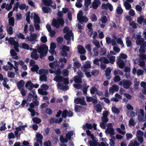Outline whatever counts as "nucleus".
Wrapping results in <instances>:
<instances>
[{"label":"nucleus","instance_id":"1","mask_svg":"<svg viewBox=\"0 0 146 146\" xmlns=\"http://www.w3.org/2000/svg\"><path fill=\"white\" fill-rule=\"evenodd\" d=\"M37 49L38 52L40 54V58L42 59L43 57L46 55L48 50V48L46 44H42L38 46Z\"/></svg>","mask_w":146,"mask_h":146},{"label":"nucleus","instance_id":"2","mask_svg":"<svg viewBox=\"0 0 146 146\" xmlns=\"http://www.w3.org/2000/svg\"><path fill=\"white\" fill-rule=\"evenodd\" d=\"M64 23V21L62 18H58L57 19H54L52 21V25L53 27L58 29L60 25L61 26H63Z\"/></svg>","mask_w":146,"mask_h":146},{"label":"nucleus","instance_id":"3","mask_svg":"<svg viewBox=\"0 0 146 146\" xmlns=\"http://www.w3.org/2000/svg\"><path fill=\"white\" fill-rule=\"evenodd\" d=\"M120 86H123L125 89H129L131 84V81L129 80L124 79L119 82Z\"/></svg>","mask_w":146,"mask_h":146},{"label":"nucleus","instance_id":"4","mask_svg":"<svg viewBox=\"0 0 146 146\" xmlns=\"http://www.w3.org/2000/svg\"><path fill=\"white\" fill-rule=\"evenodd\" d=\"M101 120L102 121L100 123V126L102 129H105L106 128V125L109 121V119L107 117H102Z\"/></svg>","mask_w":146,"mask_h":146},{"label":"nucleus","instance_id":"5","mask_svg":"<svg viewBox=\"0 0 146 146\" xmlns=\"http://www.w3.org/2000/svg\"><path fill=\"white\" fill-rule=\"evenodd\" d=\"M31 50H33L31 53V58L35 60H37L39 58V56L37 54V50L36 49L31 48Z\"/></svg>","mask_w":146,"mask_h":146},{"label":"nucleus","instance_id":"6","mask_svg":"<svg viewBox=\"0 0 146 146\" xmlns=\"http://www.w3.org/2000/svg\"><path fill=\"white\" fill-rule=\"evenodd\" d=\"M59 62L58 61H54L53 62L50 63L49 64V66L54 70H56L57 68H59Z\"/></svg>","mask_w":146,"mask_h":146},{"label":"nucleus","instance_id":"7","mask_svg":"<svg viewBox=\"0 0 146 146\" xmlns=\"http://www.w3.org/2000/svg\"><path fill=\"white\" fill-rule=\"evenodd\" d=\"M116 64L121 69H123L125 66L124 60L120 58H118L117 59L116 61Z\"/></svg>","mask_w":146,"mask_h":146},{"label":"nucleus","instance_id":"8","mask_svg":"<svg viewBox=\"0 0 146 146\" xmlns=\"http://www.w3.org/2000/svg\"><path fill=\"white\" fill-rule=\"evenodd\" d=\"M101 4V2L99 0H94L92 5L90 8L92 7L93 9H96Z\"/></svg>","mask_w":146,"mask_h":146},{"label":"nucleus","instance_id":"9","mask_svg":"<svg viewBox=\"0 0 146 146\" xmlns=\"http://www.w3.org/2000/svg\"><path fill=\"white\" fill-rule=\"evenodd\" d=\"M29 106V108L28 109V110L31 112V116L34 117L36 115V112L35 110L33 109L34 108V106H35L32 103L30 104Z\"/></svg>","mask_w":146,"mask_h":146},{"label":"nucleus","instance_id":"10","mask_svg":"<svg viewBox=\"0 0 146 146\" xmlns=\"http://www.w3.org/2000/svg\"><path fill=\"white\" fill-rule=\"evenodd\" d=\"M42 3L44 4V5L46 6H51L52 7L54 8V9H56V4L54 3V5H52L51 4L53 3V2L52 1H48V0H42Z\"/></svg>","mask_w":146,"mask_h":146},{"label":"nucleus","instance_id":"11","mask_svg":"<svg viewBox=\"0 0 146 146\" xmlns=\"http://www.w3.org/2000/svg\"><path fill=\"white\" fill-rule=\"evenodd\" d=\"M86 101L88 102H92L94 106V104H96L98 102L97 98L94 99L91 97L87 96L86 97Z\"/></svg>","mask_w":146,"mask_h":146},{"label":"nucleus","instance_id":"12","mask_svg":"<svg viewBox=\"0 0 146 146\" xmlns=\"http://www.w3.org/2000/svg\"><path fill=\"white\" fill-rule=\"evenodd\" d=\"M105 131L106 133L110 134L112 135H114L115 134L114 129L111 127H108L106 129V130Z\"/></svg>","mask_w":146,"mask_h":146},{"label":"nucleus","instance_id":"13","mask_svg":"<svg viewBox=\"0 0 146 146\" xmlns=\"http://www.w3.org/2000/svg\"><path fill=\"white\" fill-rule=\"evenodd\" d=\"M33 83H32L31 80L28 81L26 83L25 87L29 90H31L33 88Z\"/></svg>","mask_w":146,"mask_h":146},{"label":"nucleus","instance_id":"14","mask_svg":"<svg viewBox=\"0 0 146 146\" xmlns=\"http://www.w3.org/2000/svg\"><path fill=\"white\" fill-rule=\"evenodd\" d=\"M80 17V18L77 19L80 23L82 24L84 22L87 23L88 21V19L86 16Z\"/></svg>","mask_w":146,"mask_h":146},{"label":"nucleus","instance_id":"15","mask_svg":"<svg viewBox=\"0 0 146 146\" xmlns=\"http://www.w3.org/2000/svg\"><path fill=\"white\" fill-rule=\"evenodd\" d=\"M30 34V36H28L27 37V39L29 41H32L36 39L37 36V34L36 33H34Z\"/></svg>","mask_w":146,"mask_h":146},{"label":"nucleus","instance_id":"16","mask_svg":"<svg viewBox=\"0 0 146 146\" xmlns=\"http://www.w3.org/2000/svg\"><path fill=\"white\" fill-rule=\"evenodd\" d=\"M25 82L23 80H21L17 83V86L19 90L23 88H25L24 85Z\"/></svg>","mask_w":146,"mask_h":146},{"label":"nucleus","instance_id":"17","mask_svg":"<svg viewBox=\"0 0 146 146\" xmlns=\"http://www.w3.org/2000/svg\"><path fill=\"white\" fill-rule=\"evenodd\" d=\"M64 77L60 75L55 76L53 80L57 82H63V79Z\"/></svg>","mask_w":146,"mask_h":146},{"label":"nucleus","instance_id":"18","mask_svg":"<svg viewBox=\"0 0 146 146\" xmlns=\"http://www.w3.org/2000/svg\"><path fill=\"white\" fill-rule=\"evenodd\" d=\"M10 53L11 56H12L13 58L15 60H17L18 59V57L17 56V53L14 49H11L10 50Z\"/></svg>","mask_w":146,"mask_h":146},{"label":"nucleus","instance_id":"19","mask_svg":"<svg viewBox=\"0 0 146 146\" xmlns=\"http://www.w3.org/2000/svg\"><path fill=\"white\" fill-rule=\"evenodd\" d=\"M34 22L35 23H40V18L38 15L35 14L34 17Z\"/></svg>","mask_w":146,"mask_h":146},{"label":"nucleus","instance_id":"20","mask_svg":"<svg viewBox=\"0 0 146 146\" xmlns=\"http://www.w3.org/2000/svg\"><path fill=\"white\" fill-rule=\"evenodd\" d=\"M71 36H72V39L73 40V34L72 33H69L65 34L64 37L66 40H69L71 39Z\"/></svg>","mask_w":146,"mask_h":146},{"label":"nucleus","instance_id":"21","mask_svg":"<svg viewBox=\"0 0 146 146\" xmlns=\"http://www.w3.org/2000/svg\"><path fill=\"white\" fill-rule=\"evenodd\" d=\"M94 107H95L96 111L97 112H101L102 110V106L100 104H97L95 106L94 105Z\"/></svg>","mask_w":146,"mask_h":146},{"label":"nucleus","instance_id":"22","mask_svg":"<svg viewBox=\"0 0 146 146\" xmlns=\"http://www.w3.org/2000/svg\"><path fill=\"white\" fill-rule=\"evenodd\" d=\"M42 10L43 12L45 13H48L51 10L50 8L46 7H42Z\"/></svg>","mask_w":146,"mask_h":146},{"label":"nucleus","instance_id":"23","mask_svg":"<svg viewBox=\"0 0 146 146\" xmlns=\"http://www.w3.org/2000/svg\"><path fill=\"white\" fill-rule=\"evenodd\" d=\"M33 103L35 106H37L39 104V102L37 100V95H35V98L33 99Z\"/></svg>","mask_w":146,"mask_h":146},{"label":"nucleus","instance_id":"24","mask_svg":"<svg viewBox=\"0 0 146 146\" xmlns=\"http://www.w3.org/2000/svg\"><path fill=\"white\" fill-rule=\"evenodd\" d=\"M74 82L77 83H82V79L81 78L78 76H76L74 78Z\"/></svg>","mask_w":146,"mask_h":146},{"label":"nucleus","instance_id":"25","mask_svg":"<svg viewBox=\"0 0 146 146\" xmlns=\"http://www.w3.org/2000/svg\"><path fill=\"white\" fill-rule=\"evenodd\" d=\"M100 61H102V62L105 64H108L110 63L109 60L107 58L105 57H102L100 58Z\"/></svg>","mask_w":146,"mask_h":146},{"label":"nucleus","instance_id":"26","mask_svg":"<svg viewBox=\"0 0 146 146\" xmlns=\"http://www.w3.org/2000/svg\"><path fill=\"white\" fill-rule=\"evenodd\" d=\"M108 55L107 56V57L109 58V61L110 63H111V64H113L114 62L115 61V57L114 56H111L109 58L108 57Z\"/></svg>","mask_w":146,"mask_h":146},{"label":"nucleus","instance_id":"27","mask_svg":"<svg viewBox=\"0 0 146 146\" xmlns=\"http://www.w3.org/2000/svg\"><path fill=\"white\" fill-rule=\"evenodd\" d=\"M36 141L37 142L40 141H42L43 139V136L40 133L37 134L36 135Z\"/></svg>","mask_w":146,"mask_h":146},{"label":"nucleus","instance_id":"28","mask_svg":"<svg viewBox=\"0 0 146 146\" xmlns=\"http://www.w3.org/2000/svg\"><path fill=\"white\" fill-rule=\"evenodd\" d=\"M33 67L31 68V71L32 72H36L37 73V71L39 69V67L37 65H35L32 66Z\"/></svg>","mask_w":146,"mask_h":146},{"label":"nucleus","instance_id":"29","mask_svg":"<svg viewBox=\"0 0 146 146\" xmlns=\"http://www.w3.org/2000/svg\"><path fill=\"white\" fill-rule=\"evenodd\" d=\"M145 41V39L144 38H141L138 40H136V43L137 45H139L141 46L142 43Z\"/></svg>","mask_w":146,"mask_h":146},{"label":"nucleus","instance_id":"30","mask_svg":"<svg viewBox=\"0 0 146 146\" xmlns=\"http://www.w3.org/2000/svg\"><path fill=\"white\" fill-rule=\"evenodd\" d=\"M15 22L14 19L13 17L11 18H9V25L11 26H13Z\"/></svg>","mask_w":146,"mask_h":146},{"label":"nucleus","instance_id":"31","mask_svg":"<svg viewBox=\"0 0 146 146\" xmlns=\"http://www.w3.org/2000/svg\"><path fill=\"white\" fill-rule=\"evenodd\" d=\"M46 75L43 74L40 76L39 79L41 81L45 82L47 81V77Z\"/></svg>","mask_w":146,"mask_h":146},{"label":"nucleus","instance_id":"32","mask_svg":"<svg viewBox=\"0 0 146 146\" xmlns=\"http://www.w3.org/2000/svg\"><path fill=\"white\" fill-rule=\"evenodd\" d=\"M111 70L110 67H108L105 71V75L106 77L109 76L111 72Z\"/></svg>","mask_w":146,"mask_h":146},{"label":"nucleus","instance_id":"33","mask_svg":"<svg viewBox=\"0 0 146 146\" xmlns=\"http://www.w3.org/2000/svg\"><path fill=\"white\" fill-rule=\"evenodd\" d=\"M80 45L81 48L78 49V52L80 54H84L86 52V50L82 46Z\"/></svg>","mask_w":146,"mask_h":146},{"label":"nucleus","instance_id":"34","mask_svg":"<svg viewBox=\"0 0 146 146\" xmlns=\"http://www.w3.org/2000/svg\"><path fill=\"white\" fill-rule=\"evenodd\" d=\"M91 21L93 22L96 21L97 20V17L96 15L94 14H92L90 18Z\"/></svg>","mask_w":146,"mask_h":146},{"label":"nucleus","instance_id":"35","mask_svg":"<svg viewBox=\"0 0 146 146\" xmlns=\"http://www.w3.org/2000/svg\"><path fill=\"white\" fill-rule=\"evenodd\" d=\"M48 73V72L46 70H45L44 69H41L39 70V74L41 75L42 74L47 75Z\"/></svg>","mask_w":146,"mask_h":146},{"label":"nucleus","instance_id":"36","mask_svg":"<svg viewBox=\"0 0 146 146\" xmlns=\"http://www.w3.org/2000/svg\"><path fill=\"white\" fill-rule=\"evenodd\" d=\"M124 5L127 10H129L131 7V5L128 2H125L124 3Z\"/></svg>","mask_w":146,"mask_h":146},{"label":"nucleus","instance_id":"37","mask_svg":"<svg viewBox=\"0 0 146 146\" xmlns=\"http://www.w3.org/2000/svg\"><path fill=\"white\" fill-rule=\"evenodd\" d=\"M15 74L13 72L9 71L7 72V76L9 78H14Z\"/></svg>","mask_w":146,"mask_h":146},{"label":"nucleus","instance_id":"38","mask_svg":"<svg viewBox=\"0 0 146 146\" xmlns=\"http://www.w3.org/2000/svg\"><path fill=\"white\" fill-rule=\"evenodd\" d=\"M113 74L115 76L117 75V74L122 75L123 74V72L119 69L115 70L114 71Z\"/></svg>","mask_w":146,"mask_h":146},{"label":"nucleus","instance_id":"39","mask_svg":"<svg viewBox=\"0 0 146 146\" xmlns=\"http://www.w3.org/2000/svg\"><path fill=\"white\" fill-rule=\"evenodd\" d=\"M33 120L34 122L37 124H39L41 122V120L40 119L36 117L33 118Z\"/></svg>","mask_w":146,"mask_h":146},{"label":"nucleus","instance_id":"40","mask_svg":"<svg viewBox=\"0 0 146 146\" xmlns=\"http://www.w3.org/2000/svg\"><path fill=\"white\" fill-rule=\"evenodd\" d=\"M82 109V106L79 105H76L74 108L75 111L76 112H79Z\"/></svg>","mask_w":146,"mask_h":146},{"label":"nucleus","instance_id":"41","mask_svg":"<svg viewBox=\"0 0 146 146\" xmlns=\"http://www.w3.org/2000/svg\"><path fill=\"white\" fill-rule=\"evenodd\" d=\"M101 21L102 23H105L108 21V19L106 16H103L101 17Z\"/></svg>","mask_w":146,"mask_h":146},{"label":"nucleus","instance_id":"42","mask_svg":"<svg viewBox=\"0 0 146 146\" xmlns=\"http://www.w3.org/2000/svg\"><path fill=\"white\" fill-rule=\"evenodd\" d=\"M111 110L112 112L118 114L120 112L119 110L116 108L115 107H113L111 108Z\"/></svg>","mask_w":146,"mask_h":146},{"label":"nucleus","instance_id":"43","mask_svg":"<svg viewBox=\"0 0 146 146\" xmlns=\"http://www.w3.org/2000/svg\"><path fill=\"white\" fill-rule=\"evenodd\" d=\"M62 112V117L63 118H65L67 116L68 110L66 109L64 110Z\"/></svg>","mask_w":146,"mask_h":146},{"label":"nucleus","instance_id":"44","mask_svg":"<svg viewBox=\"0 0 146 146\" xmlns=\"http://www.w3.org/2000/svg\"><path fill=\"white\" fill-rule=\"evenodd\" d=\"M9 42L11 45H14L18 42L15 41L14 38L12 37H10V39L9 40Z\"/></svg>","mask_w":146,"mask_h":146},{"label":"nucleus","instance_id":"45","mask_svg":"<svg viewBox=\"0 0 146 146\" xmlns=\"http://www.w3.org/2000/svg\"><path fill=\"white\" fill-rule=\"evenodd\" d=\"M35 95H33L32 94L30 93L28 95L27 100L28 101L30 102L32 98H35Z\"/></svg>","mask_w":146,"mask_h":146},{"label":"nucleus","instance_id":"46","mask_svg":"<svg viewBox=\"0 0 146 146\" xmlns=\"http://www.w3.org/2000/svg\"><path fill=\"white\" fill-rule=\"evenodd\" d=\"M7 137L9 139H11L15 138V134L13 132L9 133Z\"/></svg>","mask_w":146,"mask_h":146},{"label":"nucleus","instance_id":"47","mask_svg":"<svg viewBox=\"0 0 146 146\" xmlns=\"http://www.w3.org/2000/svg\"><path fill=\"white\" fill-rule=\"evenodd\" d=\"M7 31L8 34L12 35L13 33V28L12 26H10L8 29H7Z\"/></svg>","mask_w":146,"mask_h":146},{"label":"nucleus","instance_id":"48","mask_svg":"<svg viewBox=\"0 0 146 146\" xmlns=\"http://www.w3.org/2000/svg\"><path fill=\"white\" fill-rule=\"evenodd\" d=\"M123 11V10L121 7H118L117 8L116 12L118 15L121 14Z\"/></svg>","mask_w":146,"mask_h":146},{"label":"nucleus","instance_id":"49","mask_svg":"<svg viewBox=\"0 0 146 146\" xmlns=\"http://www.w3.org/2000/svg\"><path fill=\"white\" fill-rule=\"evenodd\" d=\"M93 42L96 46V48H99L100 47V46L99 42L97 40H95Z\"/></svg>","mask_w":146,"mask_h":146},{"label":"nucleus","instance_id":"50","mask_svg":"<svg viewBox=\"0 0 146 146\" xmlns=\"http://www.w3.org/2000/svg\"><path fill=\"white\" fill-rule=\"evenodd\" d=\"M136 124L135 122L133 120L132 118H131L129 121V126L130 125L133 126Z\"/></svg>","mask_w":146,"mask_h":146},{"label":"nucleus","instance_id":"51","mask_svg":"<svg viewBox=\"0 0 146 146\" xmlns=\"http://www.w3.org/2000/svg\"><path fill=\"white\" fill-rule=\"evenodd\" d=\"M43 145L44 146H51L52 143L50 140L46 141L44 142Z\"/></svg>","mask_w":146,"mask_h":146},{"label":"nucleus","instance_id":"52","mask_svg":"<svg viewBox=\"0 0 146 146\" xmlns=\"http://www.w3.org/2000/svg\"><path fill=\"white\" fill-rule=\"evenodd\" d=\"M107 50L106 48H103L101 49L100 51V54L102 55H105L106 52Z\"/></svg>","mask_w":146,"mask_h":146},{"label":"nucleus","instance_id":"53","mask_svg":"<svg viewBox=\"0 0 146 146\" xmlns=\"http://www.w3.org/2000/svg\"><path fill=\"white\" fill-rule=\"evenodd\" d=\"M97 90V89L95 87H92L90 89V92L92 94H94Z\"/></svg>","mask_w":146,"mask_h":146},{"label":"nucleus","instance_id":"54","mask_svg":"<svg viewBox=\"0 0 146 146\" xmlns=\"http://www.w3.org/2000/svg\"><path fill=\"white\" fill-rule=\"evenodd\" d=\"M121 80V78L118 75H116L114 77L113 80L114 82H119Z\"/></svg>","mask_w":146,"mask_h":146},{"label":"nucleus","instance_id":"55","mask_svg":"<svg viewBox=\"0 0 146 146\" xmlns=\"http://www.w3.org/2000/svg\"><path fill=\"white\" fill-rule=\"evenodd\" d=\"M56 46L55 43L52 42L51 43L50 45V49L52 50H53L56 48Z\"/></svg>","mask_w":146,"mask_h":146},{"label":"nucleus","instance_id":"56","mask_svg":"<svg viewBox=\"0 0 146 146\" xmlns=\"http://www.w3.org/2000/svg\"><path fill=\"white\" fill-rule=\"evenodd\" d=\"M144 19L142 17H138L137 19V22L139 24L141 25L143 22Z\"/></svg>","mask_w":146,"mask_h":146},{"label":"nucleus","instance_id":"57","mask_svg":"<svg viewBox=\"0 0 146 146\" xmlns=\"http://www.w3.org/2000/svg\"><path fill=\"white\" fill-rule=\"evenodd\" d=\"M41 87L42 89L45 91L47 90L49 88V86L46 84H43Z\"/></svg>","mask_w":146,"mask_h":146},{"label":"nucleus","instance_id":"58","mask_svg":"<svg viewBox=\"0 0 146 146\" xmlns=\"http://www.w3.org/2000/svg\"><path fill=\"white\" fill-rule=\"evenodd\" d=\"M127 55L124 53H121L119 55V58L121 59L123 58V59H126L127 58Z\"/></svg>","mask_w":146,"mask_h":146},{"label":"nucleus","instance_id":"59","mask_svg":"<svg viewBox=\"0 0 146 146\" xmlns=\"http://www.w3.org/2000/svg\"><path fill=\"white\" fill-rule=\"evenodd\" d=\"M58 88L60 90H64V85L62 83H58L57 85Z\"/></svg>","mask_w":146,"mask_h":146},{"label":"nucleus","instance_id":"60","mask_svg":"<svg viewBox=\"0 0 146 146\" xmlns=\"http://www.w3.org/2000/svg\"><path fill=\"white\" fill-rule=\"evenodd\" d=\"M22 46L23 48L27 50H29V46L28 44L25 43H23L22 44Z\"/></svg>","mask_w":146,"mask_h":146},{"label":"nucleus","instance_id":"61","mask_svg":"<svg viewBox=\"0 0 146 146\" xmlns=\"http://www.w3.org/2000/svg\"><path fill=\"white\" fill-rule=\"evenodd\" d=\"M55 74L57 76L60 75L61 74L62 72L59 68H57V70H55Z\"/></svg>","mask_w":146,"mask_h":146},{"label":"nucleus","instance_id":"62","mask_svg":"<svg viewBox=\"0 0 146 146\" xmlns=\"http://www.w3.org/2000/svg\"><path fill=\"white\" fill-rule=\"evenodd\" d=\"M41 41L43 43H45L47 41V37L45 36H44L40 38Z\"/></svg>","mask_w":146,"mask_h":146},{"label":"nucleus","instance_id":"63","mask_svg":"<svg viewBox=\"0 0 146 146\" xmlns=\"http://www.w3.org/2000/svg\"><path fill=\"white\" fill-rule=\"evenodd\" d=\"M83 67L84 68L87 69L91 68V66L90 63L88 62L84 64L83 66Z\"/></svg>","mask_w":146,"mask_h":146},{"label":"nucleus","instance_id":"64","mask_svg":"<svg viewBox=\"0 0 146 146\" xmlns=\"http://www.w3.org/2000/svg\"><path fill=\"white\" fill-rule=\"evenodd\" d=\"M140 145V144L138 142L136 141H135L134 143H132L130 144H129V146H139Z\"/></svg>","mask_w":146,"mask_h":146}]
</instances>
